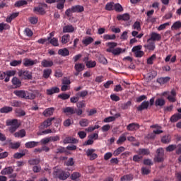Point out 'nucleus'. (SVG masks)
Instances as JSON below:
<instances>
[{
    "label": "nucleus",
    "mask_w": 181,
    "mask_h": 181,
    "mask_svg": "<svg viewBox=\"0 0 181 181\" xmlns=\"http://www.w3.org/2000/svg\"><path fill=\"white\" fill-rule=\"evenodd\" d=\"M6 125L7 127H10L8 128V130L11 134H13V132H16V129H18V128L20 127V124L18 122V119H7L6 121Z\"/></svg>",
    "instance_id": "1"
},
{
    "label": "nucleus",
    "mask_w": 181,
    "mask_h": 181,
    "mask_svg": "<svg viewBox=\"0 0 181 181\" xmlns=\"http://www.w3.org/2000/svg\"><path fill=\"white\" fill-rule=\"evenodd\" d=\"M84 12V6L81 5L72 6L71 8H68L65 11V15L66 16H70L71 13H80Z\"/></svg>",
    "instance_id": "2"
},
{
    "label": "nucleus",
    "mask_w": 181,
    "mask_h": 181,
    "mask_svg": "<svg viewBox=\"0 0 181 181\" xmlns=\"http://www.w3.org/2000/svg\"><path fill=\"white\" fill-rule=\"evenodd\" d=\"M155 104V97H153L150 99L149 101H144L141 103V105L137 107L138 111H144L145 110H148L149 107H152Z\"/></svg>",
    "instance_id": "3"
},
{
    "label": "nucleus",
    "mask_w": 181,
    "mask_h": 181,
    "mask_svg": "<svg viewBox=\"0 0 181 181\" xmlns=\"http://www.w3.org/2000/svg\"><path fill=\"white\" fill-rule=\"evenodd\" d=\"M46 9H47V4L42 3L34 8L33 12H35V13H36L37 15H45Z\"/></svg>",
    "instance_id": "4"
},
{
    "label": "nucleus",
    "mask_w": 181,
    "mask_h": 181,
    "mask_svg": "<svg viewBox=\"0 0 181 181\" xmlns=\"http://www.w3.org/2000/svg\"><path fill=\"white\" fill-rule=\"evenodd\" d=\"M157 156L155 158V160L158 163L163 162L165 160V150L162 148H159L156 151Z\"/></svg>",
    "instance_id": "5"
},
{
    "label": "nucleus",
    "mask_w": 181,
    "mask_h": 181,
    "mask_svg": "<svg viewBox=\"0 0 181 181\" xmlns=\"http://www.w3.org/2000/svg\"><path fill=\"white\" fill-rule=\"evenodd\" d=\"M13 168L12 167H7L4 168L1 171V175H10L9 177L13 179H15V177H16V173H13Z\"/></svg>",
    "instance_id": "6"
},
{
    "label": "nucleus",
    "mask_w": 181,
    "mask_h": 181,
    "mask_svg": "<svg viewBox=\"0 0 181 181\" xmlns=\"http://www.w3.org/2000/svg\"><path fill=\"white\" fill-rule=\"evenodd\" d=\"M94 152H95V149L94 148H88L86 151V156L89 158L90 160H95V159L98 158V155Z\"/></svg>",
    "instance_id": "7"
},
{
    "label": "nucleus",
    "mask_w": 181,
    "mask_h": 181,
    "mask_svg": "<svg viewBox=\"0 0 181 181\" xmlns=\"http://www.w3.org/2000/svg\"><path fill=\"white\" fill-rule=\"evenodd\" d=\"M19 77H24L25 80H32V74L29 71L21 70L18 71Z\"/></svg>",
    "instance_id": "8"
},
{
    "label": "nucleus",
    "mask_w": 181,
    "mask_h": 181,
    "mask_svg": "<svg viewBox=\"0 0 181 181\" xmlns=\"http://www.w3.org/2000/svg\"><path fill=\"white\" fill-rule=\"evenodd\" d=\"M70 177V173L64 170H59L58 173V178L59 180H66Z\"/></svg>",
    "instance_id": "9"
},
{
    "label": "nucleus",
    "mask_w": 181,
    "mask_h": 181,
    "mask_svg": "<svg viewBox=\"0 0 181 181\" xmlns=\"http://www.w3.org/2000/svg\"><path fill=\"white\" fill-rule=\"evenodd\" d=\"M37 63V60H32L31 59L25 58L23 60V66L25 67H30L35 66Z\"/></svg>",
    "instance_id": "10"
},
{
    "label": "nucleus",
    "mask_w": 181,
    "mask_h": 181,
    "mask_svg": "<svg viewBox=\"0 0 181 181\" xmlns=\"http://www.w3.org/2000/svg\"><path fill=\"white\" fill-rule=\"evenodd\" d=\"M162 39L160 34L153 32L151 33V37L148 39V41L153 40V42H159Z\"/></svg>",
    "instance_id": "11"
},
{
    "label": "nucleus",
    "mask_w": 181,
    "mask_h": 181,
    "mask_svg": "<svg viewBox=\"0 0 181 181\" xmlns=\"http://www.w3.org/2000/svg\"><path fill=\"white\" fill-rule=\"evenodd\" d=\"M52 121H56V118L55 117H49V118L47 119L45 121L43 122L41 127H43V128H49V127H50V125H52Z\"/></svg>",
    "instance_id": "12"
},
{
    "label": "nucleus",
    "mask_w": 181,
    "mask_h": 181,
    "mask_svg": "<svg viewBox=\"0 0 181 181\" xmlns=\"http://www.w3.org/2000/svg\"><path fill=\"white\" fill-rule=\"evenodd\" d=\"M148 43L144 45L145 49L149 50L150 52H153L155 49H156V46L155 45V42H151L148 40Z\"/></svg>",
    "instance_id": "13"
},
{
    "label": "nucleus",
    "mask_w": 181,
    "mask_h": 181,
    "mask_svg": "<svg viewBox=\"0 0 181 181\" xmlns=\"http://www.w3.org/2000/svg\"><path fill=\"white\" fill-rule=\"evenodd\" d=\"M170 94L171 95H168L167 100H168L170 103H176V90L173 89L170 91Z\"/></svg>",
    "instance_id": "14"
},
{
    "label": "nucleus",
    "mask_w": 181,
    "mask_h": 181,
    "mask_svg": "<svg viewBox=\"0 0 181 181\" xmlns=\"http://www.w3.org/2000/svg\"><path fill=\"white\" fill-rule=\"evenodd\" d=\"M107 51L108 53H112V54H114V56H119L121 53H124V52H125V49L122 51L121 47H117L113 49V50L109 49Z\"/></svg>",
    "instance_id": "15"
},
{
    "label": "nucleus",
    "mask_w": 181,
    "mask_h": 181,
    "mask_svg": "<svg viewBox=\"0 0 181 181\" xmlns=\"http://www.w3.org/2000/svg\"><path fill=\"white\" fill-rule=\"evenodd\" d=\"M77 108L78 109V114H82L83 113V109L86 108V101L82 100L79 101L76 103Z\"/></svg>",
    "instance_id": "16"
},
{
    "label": "nucleus",
    "mask_w": 181,
    "mask_h": 181,
    "mask_svg": "<svg viewBox=\"0 0 181 181\" xmlns=\"http://www.w3.org/2000/svg\"><path fill=\"white\" fill-rule=\"evenodd\" d=\"M127 131H136L139 129V124L138 123H130L127 126Z\"/></svg>",
    "instance_id": "17"
},
{
    "label": "nucleus",
    "mask_w": 181,
    "mask_h": 181,
    "mask_svg": "<svg viewBox=\"0 0 181 181\" xmlns=\"http://www.w3.org/2000/svg\"><path fill=\"white\" fill-rule=\"evenodd\" d=\"M57 93H60V88L58 87H52L49 89H47V95H53V94H56Z\"/></svg>",
    "instance_id": "18"
},
{
    "label": "nucleus",
    "mask_w": 181,
    "mask_h": 181,
    "mask_svg": "<svg viewBox=\"0 0 181 181\" xmlns=\"http://www.w3.org/2000/svg\"><path fill=\"white\" fill-rule=\"evenodd\" d=\"M127 135H128V132L123 133L117 139L116 144L117 145H122L123 142L127 141Z\"/></svg>",
    "instance_id": "19"
},
{
    "label": "nucleus",
    "mask_w": 181,
    "mask_h": 181,
    "mask_svg": "<svg viewBox=\"0 0 181 181\" xmlns=\"http://www.w3.org/2000/svg\"><path fill=\"white\" fill-rule=\"evenodd\" d=\"M13 94L19 98H26V90H14Z\"/></svg>",
    "instance_id": "20"
},
{
    "label": "nucleus",
    "mask_w": 181,
    "mask_h": 181,
    "mask_svg": "<svg viewBox=\"0 0 181 181\" xmlns=\"http://www.w3.org/2000/svg\"><path fill=\"white\" fill-rule=\"evenodd\" d=\"M58 54H59V56H62L63 57H66V56L70 55V51H69L67 48L59 49L58 50Z\"/></svg>",
    "instance_id": "21"
},
{
    "label": "nucleus",
    "mask_w": 181,
    "mask_h": 181,
    "mask_svg": "<svg viewBox=\"0 0 181 181\" xmlns=\"http://www.w3.org/2000/svg\"><path fill=\"white\" fill-rule=\"evenodd\" d=\"M11 83L13 86L16 87V88H18V87H21L22 86V82L18 77H13L11 80Z\"/></svg>",
    "instance_id": "22"
},
{
    "label": "nucleus",
    "mask_w": 181,
    "mask_h": 181,
    "mask_svg": "<svg viewBox=\"0 0 181 181\" xmlns=\"http://www.w3.org/2000/svg\"><path fill=\"white\" fill-rule=\"evenodd\" d=\"M74 32V27L71 25H65L63 28L64 33H73Z\"/></svg>",
    "instance_id": "23"
},
{
    "label": "nucleus",
    "mask_w": 181,
    "mask_h": 181,
    "mask_svg": "<svg viewBox=\"0 0 181 181\" xmlns=\"http://www.w3.org/2000/svg\"><path fill=\"white\" fill-rule=\"evenodd\" d=\"M130 18L131 17H130L129 14L127 13H124L122 15H118L117 16V19L118 21H129Z\"/></svg>",
    "instance_id": "24"
},
{
    "label": "nucleus",
    "mask_w": 181,
    "mask_h": 181,
    "mask_svg": "<svg viewBox=\"0 0 181 181\" xmlns=\"http://www.w3.org/2000/svg\"><path fill=\"white\" fill-rule=\"evenodd\" d=\"M74 69L76 71H83L86 69V65L83 63H76L74 65Z\"/></svg>",
    "instance_id": "25"
},
{
    "label": "nucleus",
    "mask_w": 181,
    "mask_h": 181,
    "mask_svg": "<svg viewBox=\"0 0 181 181\" xmlns=\"http://www.w3.org/2000/svg\"><path fill=\"white\" fill-rule=\"evenodd\" d=\"M78 141L71 136H67L64 139V144H77Z\"/></svg>",
    "instance_id": "26"
},
{
    "label": "nucleus",
    "mask_w": 181,
    "mask_h": 181,
    "mask_svg": "<svg viewBox=\"0 0 181 181\" xmlns=\"http://www.w3.org/2000/svg\"><path fill=\"white\" fill-rule=\"evenodd\" d=\"M53 64L54 63L52 60L43 59L41 62V65L42 66V67H52Z\"/></svg>",
    "instance_id": "27"
},
{
    "label": "nucleus",
    "mask_w": 181,
    "mask_h": 181,
    "mask_svg": "<svg viewBox=\"0 0 181 181\" xmlns=\"http://www.w3.org/2000/svg\"><path fill=\"white\" fill-rule=\"evenodd\" d=\"M138 155H143L146 156L151 154V151L148 148H139L137 151Z\"/></svg>",
    "instance_id": "28"
},
{
    "label": "nucleus",
    "mask_w": 181,
    "mask_h": 181,
    "mask_svg": "<svg viewBox=\"0 0 181 181\" xmlns=\"http://www.w3.org/2000/svg\"><path fill=\"white\" fill-rule=\"evenodd\" d=\"M166 104V101H165V99L163 98H158L155 101V105L156 107H163Z\"/></svg>",
    "instance_id": "29"
},
{
    "label": "nucleus",
    "mask_w": 181,
    "mask_h": 181,
    "mask_svg": "<svg viewBox=\"0 0 181 181\" xmlns=\"http://www.w3.org/2000/svg\"><path fill=\"white\" fill-rule=\"evenodd\" d=\"M26 5H28V1L19 0L15 3L14 6H16V8H21V6H25Z\"/></svg>",
    "instance_id": "30"
},
{
    "label": "nucleus",
    "mask_w": 181,
    "mask_h": 181,
    "mask_svg": "<svg viewBox=\"0 0 181 181\" xmlns=\"http://www.w3.org/2000/svg\"><path fill=\"white\" fill-rule=\"evenodd\" d=\"M37 145H39V142L36 141H28L25 144V148H28V149L35 148V146H37Z\"/></svg>",
    "instance_id": "31"
},
{
    "label": "nucleus",
    "mask_w": 181,
    "mask_h": 181,
    "mask_svg": "<svg viewBox=\"0 0 181 181\" xmlns=\"http://www.w3.org/2000/svg\"><path fill=\"white\" fill-rule=\"evenodd\" d=\"M120 115H115V116H110L104 119L103 122H112L115 121L118 117H120Z\"/></svg>",
    "instance_id": "32"
},
{
    "label": "nucleus",
    "mask_w": 181,
    "mask_h": 181,
    "mask_svg": "<svg viewBox=\"0 0 181 181\" xmlns=\"http://www.w3.org/2000/svg\"><path fill=\"white\" fill-rule=\"evenodd\" d=\"M115 3L114 1H110L106 4L105 6V11H114Z\"/></svg>",
    "instance_id": "33"
},
{
    "label": "nucleus",
    "mask_w": 181,
    "mask_h": 181,
    "mask_svg": "<svg viewBox=\"0 0 181 181\" xmlns=\"http://www.w3.org/2000/svg\"><path fill=\"white\" fill-rule=\"evenodd\" d=\"M12 110H13L12 107L4 106L0 109V112L1 114H8V112H11Z\"/></svg>",
    "instance_id": "34"
},
{
    "label": "nucleus",
    "mask_w": 181,
    "mask_h": 181,
    "mask_svg": "<svg viewBox=\"0 0 181 181\" xmlns=\"http://www.w3.org/2000/svg\"><path fill=\"white\" fill-rule=\"evenodd\" d=\"M18 16H19V13H13L10 16L6 18V21L8 23H11V22H12L15 18H18Z\"/></svg>",
    "instance_id": "35"
},
{
    "label": "nucleus",
    "mask_w": 181,
    "mask_h": 181,
    "mask_svg": "<svg viewBox=\"0 0 181 181\" xmlns=\"http://www.w3.org/2000/svg\"><path fill=\"white\" fill-rule=\"evenodd\" d=\"M170 77L166 76V77H164V78H158L157 79V83H158L159 84H166V83L170 81Z\"/></svg>",
    "instance_id": "36"
},
{
    "label": "nucleus",
    "mask_w": 181,
    "mask_h": 181,
    "mask_svg": "<svg viewBox=\"0 0 181 181\" xmlns=\"http://www.w3.org/2000/svg\"><path fill=\"white\" fill-rule=\"evenodd\" d=\"M94 42V39L91 37H88L83 40L82 43L85 45V46H88V45H91Z\"/></svg>",
    "instance_id": "37"
},
{
    "label": "nucleus",
    "mask_w": 181,
    "mask_h": 181,
    "mask_svg": "<svg viewBox=\"0 0 181 181\" xmlns=\"http://www.w3.org/2000/svg\"><path fill=\"white\" fill-rule=\"evenodd\" d=\"M107 46L109 47L106 49V52H107V53H108V51H109V50H113L114 49H115V47H117V46H118V43L114 42H107Z\"/></svg>",
    "instance_id": "38"
},
{
    "label": "nucleus",
    "mask_w": 181,
    "mask_h": 181,
    "mask_svg": "<svg viewBox=\"0 0 181 181\" xmlns=\"http://www.w3.org/2000/svg\"><path fill=\"white\" fill-rule=\"evenodd\" d=\"M25 136H26V132L25 131V129H21L19 132L14 133V136L16 138H19L20 136L21 138H23Z\"/></svg>",
    "instance_id": "39"
},
{
    "label": "nucleus",
    "mask_w": 181,
    "mask_h": 181,
    "mask_svg": "<svg viewBox=\"0 0 181 181\" xmlns=\"http://www.w3.org/2000/svg\"><path fill=\"white\" fill-rule=\"evenodd\" d=\"M25 94V100H35L36 98V95L33 93L26 90Z\"/></svg>",
    "instance_id": "40"
},
{
    "label": "nucleus",
    "mask_w": 181,
    "mask_h": 181,
    "mask_svg": "<svg viewBox=\"0 0 181 181\" xmlns=\"http://www.w3.org/2000/svg\"><path fill=\"white\" fill-rule=\"evenodd\" d=\"M50 74H52V69H44L42 77L43 78H49V77H50Z\"/></svg>",
    "instance_id": "41"
},
{
    "label": "nucleus",
    "mask_w": 181,
    "mask_h": 181,
    "mask_svg": "<svg viewBox=\"0 0 181 181\" xmlns=\"http://www.w3.org/2000/svg\"><path fill=\"white\" fill-rule=\"evenodd\" d=\"M88 95V90H82L80 92H78L76 94V97H78L79 98H84V97H87Z\"/></svg>",
    "instance_id": "42"
},
{
    "label": "nucleus",
    "mask_w": 181,
    "mask_h": 181,
    "mask_svg": "<svg viewBox=\"0 0 181 181\" xmlns=\"http://www.w3.org/2000/svg\"><path fill=\"white\" fill-rule=\"evenodd\" d=\"M103 39L105 40H115L117 39V36H115V34H105L103 35Z\"/></svg>",
    "instance_id": "43"
},
{
    "label": "nucleus",
    "mask_w": 181,
    "mask_h": 181,
    "mask_svg": "<svg viewBox=\"0 0 181 181\" xmlns=\"http://www.w3.org/2000/svg\"><path fill=\"white\" fill-rule=\"evenodd\" d=\"M181 28V21H178L175 22L171 26L172 30H178V29Z\"/></svg>",
    "instance_id": "44"
},
{
    "label": "nucleus",
    "mask_w": 181,
    "mask_h": 181,
    "mask_svg": "<svg viewBox=\"0 0 181 181\" xmlns=\"http://www.w3.org/2000/svg\"><path fill=\"white\" fill-rule=\"evenodd\" d=\"M69 40H70V35L66 34V35H64L62 37L61 42L62 45H66V43H69Z\"/></svg>",
    "instance_id": "45"
},
{
    "label": "nucleus",
    "mask_w": 181,
    "mask_h": 181,
    "mask_svg": "<svg viewBox=\"0 0 181 181\" xmlns=\"http://www.w3.org/2000/svg\"><path fill=\"white\" fill-rule=\"evenodd\" d=\"M124 151H125V147H124V146H120V147L117 148L113 152V155H114V156H118V155H120V153H122V152H124Z\"/></svg>",
    "instance_id": "46"
},
{
    "label": "nucleus",
    "mask_w": 181,
    "mask_h": 181,
    "mask_svg": "<svg viewBox=\"0 0 181 181\" xmlns=\"http://www.w3.org/2000/svg\"><path fill=\"white\" fill-rule=\"evenodd\" d=\"M71 180H74V181H77V180L79 177H81V174L80 173L78 172H74L71 175Z\"/></svg>",
    "instance_id": "47"
},
{
    "label": "nucleus",
    "mask_w": 181,
    "mask_h": 181,
    "mask_svg": "<svg viewBox=\"0 0 181 181\" xmlns=\"http://www.w3.org/2000/svg\"><path fill=\"white\" fill-rule=\"evenodd\" d=\"M172 139V137H170V135H165L161 139V142L163 144H169Z\"/></svg>",
    "instance_id": "48"
},
{
    "label": "nucleus",
    "mask_w": 181,
    "mask_h": 181,
    "mask_svg": "<svg viewBox=\"0 0 181 181\" xmlns=\"http://www.w3.org/2000/svg\"><path fill=\"white\" fill-rule=\"evenodd\" d=\"M87 69H94L97 66V62L95 61L89 60L88 62H86Z\"/></svg>",
    "instance_id": "49"
},
{
    "label": "nucleus",
    "mask_w": 181,
    "mask_h": 181,
    "mask_svg": "<svg viewBox=\"0 0 181 181\" xmlns=\"http://www.w3.org/2000/svg\"><path fill=\"white\" fill-rule=\"evenodd\" d=\"M179 119H181V114L173 115L170 117L171 122H177V121H179Z\"/></svg>",
    "instance_id": "50"
},
{
    "label": "nucleus",
    "mask_w": 181,
    "mask_h": 181,
    "mask_svg": "<svg viewBox=\"0 0 181 181\" xmlns=\"http://www.w3.org/2000/svg\"><path fill=\"white\" fill-rule=\"evenodd\" d=\"M64 4H66V0H59L57 4V8L61 11L64 9Z\"/></svg>",
    "instance_id": "51"
},
{
    "label": "nucleus",
    "mask_w": 181,
    "mask_h": 181,
    "mask_svg": "<svg viewBox=\"0 0 181 181\" xmlns=\"http://www.w3.org/2000/svg\"><path fill=\"white\" fill-rule=\"evenodd\" d=\"M134 179L132 175H126L120 178V181H131Z\"/></svg>",
    "instance_id": "52"
},
{
    "label": "nucleus",
    "mask_w": 181,
    "mask_h": 181,
    "mask_svg": "<svg viewBox=\"0 0 181 181\" xmlns=\"http://www.w3.org/2000/svg\"><path fill=\"white\" fill-rule=\"evenodd\" d=\"M63 112L65 114H74V108L71 107H67L63 109Z\"/></svg>",
    "instance_id": "53"
},
{
    "label": "nucleus",
    "mask_w": 181,
    "mask_h": 181,
    "mask_svg": "<svg viewBox=\"0 0 181 181\" xmlns=\"http://www.w3.org/2000/svg\"><path fill=\"white\" fill-rule=\"evenodd\" d=\"M49 43L52 45V46L57 47V46H59V40L56 37H53L52 39L49 40Z\"/></svg>",
    "instance_id": "54"
},
{
    "label": "nucleus",
    "mask_w": 181,
    "mask_h": 181,
    "mask_svg": "<svg viewBox=\"0 0 181 181\" xmlns=\"http://www.w3.org/2000/svg\"><path fill=\"white\" fill-rule=\"evenodd\" d=\"M22 64V60H13L10 62V66L13 67H16V66H21Z\"/></svg>",
    "instance_id": "55"
},
{
    "label": "nucleus",
    "mask_w": 181,
    "mask_h": 181,
    "mask_svg": "<svg viewBox=\"0 0 181 181\" xmlns=\"http://www.w3.org/2000/svg\"><path fill=\"white\" fill-rule=\"evenodd\" d=\"M176 149V144H170L168 147H166V152H173Z\"/></svg>",
    "instance_id": "56"
},
{
    "label": "nucleus",
    "mask_w": 181,
    "mask_h": 181,
    "mask_svg": "<svg viewBox=\"0 0 181 181\" xmlns=\"http://www.w3.org/2000/svg\"><path fill=\"white\" fill-rule=\"evenodd\" d=\"M133 29H135L138 32H140L141 30V23L139 21H136L132 26Z\"/></svg>",
    "instance_id": "57"
},
{
    "label": "nucleus",
    "mask_w": 181,
    "mask_h": 181,
    "mask_svg": "<svg viewBox=\"0 0 181 181\" xmlns=\"http://www.w3.org/2000/svg\"><path fill=\"white\" fill-rule=\"evenodd\" d=\"M114 11L116 12H122L124 11V8H122V6L119 4H115Z\"/></svg>",
    "instance_id": "58"
},
{
    "label": "nucleus",
    "mask_w": 181,
    "mask_h": 181,
    "mask_svg": "<svg viewBox=\"0 0 181 181\" xmlns=\"http://www.w3.org/2000/svg\"><path fill=\"white\" fill-rule=\"evenodd\" d=\"M6 29H9V25L4 23H0V33L4 30H6Z\"/></svg>",
    "instance_id": "59"
},
{
    "label": "nucleus",
    "mask_w": 181,
    "mask_h": 181,
    "mask_svg": "<svg viewBox=\"0 0 181 181\" xmlns=\"http://www.w3.org/2000/svg\"><path fill=\"white\" fill-rule=\"evenodd\" d=\"M58 98H61V100H69V98H70V95L67 93H62L58 95Z\"/></svg>",
    "instance_id": "60"
},
{
    "label": "nucleus",
    "mask_w": 181,
    "mask_h": 181,
    "mask_svg": "<svg viewBox=\"0 0 181 181\" xmlns=\"http://www.w3.org/2000/svg\"><path fill=\"white\" fill-rule=\"evenodd\" d=\"M142 156H139V155H134L133 156V161L134 162H136L137 163H139V162H141V160H142Z\"/></svg>",
    "instance_id": "61"
},
{
    "label": "nucleus",
    "mask_w": 181,
    "mask_h": 181,
    "mask_svg": "<svg viewBox=\"0 0 181 181\" xmlns=\"http://www.w3.org/2000/svg\"><path fill=\"white\" fill-rule=\"evenodd\" d=\"M20 146H21V143L19 142L10 144V148L11 149H18Z\"/></svg>",
    "instance_id": "62"
},
{
    "label": "nucleus",
    "mask_w": 181,
    "mask_h": 181,
    "mask_svg": "<svg viewBox=\"0 0 181 181\" xmlns=\"http://www.w3.org/2000/svg\"><path fill=\"white\" fill-rule=\"evenodd\" d=\"M143 175H149L151 173V169L148 167H143L141 168Z\"/></svg>",
    "instance_id": "63"
},
{
    "label": "nucleus",
    "mask_w": 181,
    "mask_h": 181,
    "mask_svg": "<svg viewBox=\"0 0 181 181\" xmlns=\"http://www.w3.org/2000/svg\"><path fill=\"white\" fill-rule=\"evenodd\" d=\"M79 124L81 127H87L88 125V120L87 119H82Z\"/></svg>",
    "instance_id": "64"
}]
</instances>
